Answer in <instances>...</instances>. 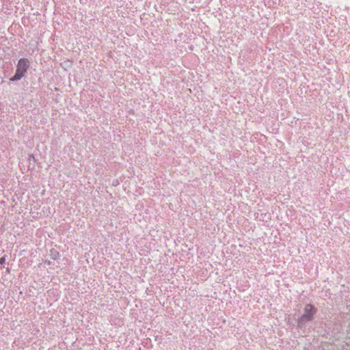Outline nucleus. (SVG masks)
<instances>
[{
  "label": "nucleus",
  "mask_w": 350,
  "mask_h": 350,
  "mask_svg": "<svg viewBox=\"0 0 350 350\" xmlns=\"http://www.w3.org/2000/svg\"><path fill=\"white\" fill-rule=\"evenodd\" d=\"M5 261V257H1V258H0V264H1V265L4 264Z\"/></svg>",
  "instance_id": "7ed1b4c3"
},
{
  "label": "nucleus",
  "mask_w": 350,
  "mask_h": 350,
  "mask_svg": "<svg viewBox=\"0 0 350 350\" xmlns=\"http://www.w3.org/2000/svg\"><path fill=\"white\" fill-rule=\"evenodd\" d=\"M316 312L317 309L314 306L311 304L306 305L304 310V314L299 319V324H302L306 322L312 321Z\"/></svg>",
  "instance_id": "f03ea898"
},
{
  "label": "nucleus",
  "mask_w": 350,
  "mask_h": 350,
  "mask_svg": "<svg viewBox=\"0 0 350 350\" xmlns=\"http://www.w3.org/2000/svg\"><path fill=\"white\" fill-rule=\"evenodd\" d=\"M30 66V62L27 58L18 60L15 75L10 79L11 81H18L25 76Z\"/></svg>",
  "instance_id": "f257e3e1"
}]
</instances>
